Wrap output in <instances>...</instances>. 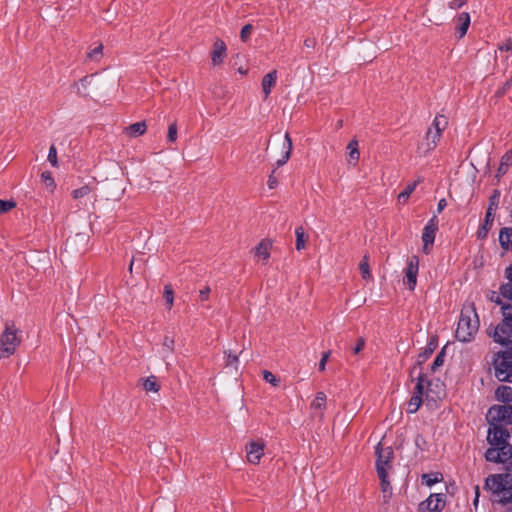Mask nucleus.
Segmentation results:
<instances>
[{"label": "nucleus", "instance_id": "473e14b6", "mask_svg": "<svg viewBox=\"0 0 512 512\" xmlns=\"http://www.w3.org/2000/svg\"><path fill=\"white\" fill-rule=\"evenodd\" d=\"M347 149L349 150L350 160L357 161L359 159L360 153L358 150V142L357 140H351L348 143Z\"/></svg>", "mask_w": 512, "mask_h": 512}, {"label": "nucleus", "instance_id": "6e6552de", "mask_svg": "<svg viewBox=\"0 0 512 512\" xmlns=\"http://www.w3.org/2000/svg\"><path fill=\"white\" fill-rule=\"evenodd\" d=\"M487 417L497 424H512V405L493 406L488 410Z\"/></svg>", "mask_w": 512, "mask_h": 512}, {"label": "nucleus", "instance_id": "2eb2a0df", "mask_svg": "<svg viewBox=\"0 0 512 512\" xmlns=\"http://www.w3.org/2000/svg\"><path fill=\"white\" fill-rule=\"evenodd\" d=\"M226 54V44L224 41L217 39L213 45V51L211 53V60L213 65H219L223 62Z\"/></svg>", "mask_w": 512, "mask_h": 512}, {"label": "nucleus", "instance_id": "4d7b16f0", "mask_svg": "<svg viewBox=\"0 0 512 512\" xmlns=\"http://www.w3.org/2000/svg\"><path fill=\"white\" fill-rule=\"evenodd\" d=\"M511 87H512V77L505 82V84L503 85V87L501 89L498 90L497 95L505 94L506 91L508 89H510Z\"/></svg>", "mask_w": 512, "mask_h": 512}, {"label": "nucleus", "instance_id": "603ef678", "mask_svg": "<svg viewBox=\"0 0 512 512\" xmlns=\"http://www.w3.org/2000/svg\"><path fill=\"white\" fill-rule=\"evenodd\" d=\"M274 173H275V170H273L272 173L269 175V178L267 181V185L270 189L275 188L278 183L277 178L275 177Z\"/></svg>", "mask_w": 512, "mask_h": 512}, {"label": "nucleus", "instance_id": "72a5a7b5", "mask_svg": "<svg viewBox=\"0 0 512 512\" xmlns=\"http://www.w3.org/2000/svg\"><path fill=\"white\" fill-rule=\"evenodd\" d=\"M359 269L361 271L363 279H370L371 278V272H370L369 263H368V257L367 256L363 257L362 261L359 264Z\"/></svg>", "mask_w": 512, "mask_h": 512}, {"label": "nucleus", "instance_id": "1a4fd4ad", "mask_svg": "<svg viewBox=\"0 0 512 512\" xmlns=\"http://www.w3.org/2000/svg\"><path fill=\"white\" fill-rule=\"evenodd\" d=\"M438 230V218L433 216L425 225L422 232L423 252L429 254L431 247L434 244L435 235Z\"/></svg>", "mask_w": 512, "mask_h": 512}, {"label": "nucleus", "instance_id": "79ce46f5", "mask_svg": "<svg viewBox=\"0 0 512 512\" xmlns=\"http://www.w3.org/2000/svg\"><path fill=\"white\" fill-rule=\"evenodd\" d=\"M47 159L51 163L52 166H54V167L58 166L57 150H56V147L54 145L50 146Z\"/></svg>", "mask_w": 512, "mask_h": 512}, {"label": "nucleus", "instance_id": "f03ea898", "mask_svg": "<svg viewBox=\"0 0 512 512\" xmlns=\"http://www.w3.org/2000/svg\"><path fill=\"white\" fill-rule=\"evenodd\" d=\"M479 325L475 304L473 302L464 304L455 332L456 339L464 343L472 341L479 330Z\"/></svg>", "mask_w": 512, "mask_h": 512}, {"label": "nucleus", "instance_id": "37998d69", "mask_svg": "<svg viewBox=\"0 0 512 512\" xmlns=\"http://www.w3.org/2000/svg\"><path fill=\"white\" fill-rule=\"evenodd\" d=\"M252 30H253V27L251 24H246L242 27L241 32H240V38L243 42H246L249 39Z\"/></svg>", "mask_w": 512, "mask_h": 512}, {"label": "nucleus", "instance_id": "338daca9", "mask_svg": "<svg viewBox=\"0 0 512 512\" xmlns=\"http://www.w3.org/2000/svg\"><path fill=\"white\" fill-rule=\"evenodd\" d=\"M239 72H240L241 74H245V73H246V71H244L242 68H239Z\"/></svg>", "mask_w": 512, "mask_h": 512}, {"label": "nucleus", "instance_id": "052dcab7", "mask_svg": "<svg viewBox=\"0 0 512 512\" xmlns=\"http://www.w3.org/2000/svg\"><path fill=\"white\" fill-rule=\"evenodd\" d=\"M447 206L446 199L442 198L439 200L437 205V212L440 213L444 210V208Z\"/></svg>", "mask_w": 512, "mask_h": 512}, {"label": "nucleus", "instance_id": "39448f33", "mask_svg": "<svg viewBox=\"0 0 512 512\" xmlns=\"http://www.w3.org/2000/svg\"><path fill=\"white\" fill-rule=\"evenodd\" d=\"M491 364L494 375L499 381L512 383V350L493 353Z\"/></svg>", "mask_w": 512, "mask_h": 512}, {"label": "nucleus", "instance_id": "7c9ffc66", "mask_svg": "<svg viewBox=\"0 0 512 512\" xmlns=\"http://www.w3.org/2000/svg\"><path fill=\"white\" fill-rule=\"evenodd\" d=\"M296 235V249L298 251L305 248L306 238H305V232L302 227H297L295 230Z\"/></svg>", "mask_w": 512, "mask_h": 512}, {"label": "nucleus", "instance_id": "dca6fc26", "mask_svg": "<svg viewBox=\"0 0 512 512\" xmlns=\"http://www.w3.org/2000/svg\"><path fill=\"white\" fill-rule=\"evenodd\" d=\"M435 348H436V344L433 341H431L428 344V346L424 349V351L419 353L418 358H417V365H415L410 371L411 379H413V377L415 376V374L418 370V367L420 368V366L432 355Z\"/></svg>", "mask_w": 512, "mask_h": 512}, {"label": "nucleus", "instance_id": "cd10ccee", "mask_svg": "<svg viewBox=\"0 0 512 512\" xmlns=\"http://www.w3.org/2000/svg\"><path fill=\"white\" fill-rule=\"evenodd\" d=\"M432 126L434 127V131L442 134V132L446 129L448 126V119L444 115H437L432 123Z\"/></svg>", "mask_w": 512, "mask_h": 512}, {"label": "nucleus", "instance_id": "9b49d317", "mask_svg": "<svg viewBox=\"0 0 512 512\" xmlns=\"http://www.w3.org/2000/svg\"><path fill=\"white\" fill-rule=\"evenodd\" d=\"M445 505L443 494H431L419 504V512H440Z\"/></svg>", "mask_w": 512, "mask_h": 512}, {"label": "nucleus", "instance_id": "f3484780", "mask_svg": "<svg viewBox=\"0 0 512 512\" xmlns=\"http://www.w3.org/2000/svg\"><path fill=\"white\" fill-rule=\"evenodd\" d=\"M504 277L507 282L500 286V293L503 297L512 300V264L505 268Z\"/></svg>", "mask_w": 512, "mask_h": 512}, {"label": "nucleus", "instance_id": "5701e85b", "mask_svg": "<svg viewBox=\"0 0 512 512\" xmlns=\"http://www.w3.org/2000/svg\"><path fill=\"white\" fill-rule=\"evenodd\" d=\"M512 165V151L505 153L502 158L500 165L497 170V177H501L507 173L508 168Z\"/></svg>", "mask_w": 512, "mask_h": 512}, {"label": "nucleus", "instance_id": "bb28decb", "mask_svg": "<svg viewBox=\"0 0 512 512\" xmlns=\"http://www.w3.org/2000/svg\"><path fill=\"white\" fill-rule=\"evenodd\" d=\"M419 182V180L414 181L413 183H410L405 187V189L398 195L399 203H405L408 200L412 192L416 189Z\"/></svg>", "mask_w": 512, "mask_h": 512}, {"label": "nucleus", "instance_id": "423d86ee", "mask_svg": "<svg viewBox=\"0 0 512 512\" xmlns=\"http://www.w3.org/2000/svg\"><path fill=\"white\" fill-rule=\"evenodd\" d=\"M21 338L19 330L13 322H6L5 329L0 336V350L4 357L14 354L19 346Z\"/></svg>", "mask_w": 512, "mask_h": 512}, {"label": "nucleus", "instance_id": "5fc2aeb1", "mask_svg": "<svg viewBox=\"0 0 512 512\" xmlns=\"http://www.w3.org/2000/svg\"><path fill=\"white\" fill-rule=\"evenodd\" d=\"M499 50L501 51H511L512 50V38H508L504 43L499 46Z\"/></svg>", "mask_w": 512, "mask_h": 512}, {"label": "nucleus", "instance_id": "de8ad7c7", "mask_svg": "<svg viewBox=\"0 0 512 512\" xmlns=\"http://www.w3.org/2000/svg\"><path fill=\"white\" fill-rule=\"evenodd\" d=\"M330 354L331 352L330 351H326V352H323L322 353V357H321V360L319 362V370L320 371H324L325 370V367H326V363L330 357Z\"/></svg>", "mask_w": 512, "mask_h": 512}, {"label": "nucleus", "instance_id": "0eeeda50", "mask_svg": "<svg viewBox=\"0 0 512 512\" xmlns=\"http://www.w3.org/2000/svg\"><path fill=\"white\" fill-rule=\"evenodd\" d=\"M376 471L378 476L389 475L393 469L394 451L392 447H383L381 443L375 448Z\"/></svg>", "mask_w": 512, "mask_h": 512}, {"label": "nucleus", "instance_id": "f704fd0d", "mask_svg": "<svg viewBox=\"0 0 512 512\" xmlns=\"http://www.w3.org/2000/svg\"><path fill=\"white\" fill-rule=\"evenodd\" d=\"M103 55V45L99 44L87 54V59L91 61H99Z\"/></svg>", "mask_w": 512, "mask_h": 512}, {"label": "nucleus", "instance_id": "20e7f679", "mask_svg": "<svg viewBox=\"0 0 512 512\" xmlns=\"http://www.w3.org/2000/svg\"><path fill=\"white\" fill-rule=\"evenodd\" d=\"M484 488L491 492L492 500L502 505L512 503V475L492 474L485 480Z\"/></svg>", "mask_w": 512, "mask_h": 512}, {"label": "nucleus", "instance_id": "bf43d9fd", "mask_svg": "<svg viewBox=\"0 0 512 512\" xmlns=\"http://www.w3.org/2000/svg\"><path fill=\"white\" fill-rule=\"evenodd\" d=\"M210 293V288L206 286L205 288L199 291V298L201 301H206L208 299Z\"/></svg>", "mask_w": 512, "mask_h": 512}, {"label": "nucleus", "instance_id": "7ed1b4c3", "mask_svg": "<svg viewBox=\"0 0 512 512\" xmlns=\"http://www.w3.org/2000/svg\"><path fill=\"white\" fill-rule=\"evenodd\" d=\"M502 320L495 326L490 325L486 332L494 342L512 350V303L501 307Z\"/></svg>", "mask_w": 512, "mask_h": 512}, {"label": "nucleus", "instance_id": "c9c22d12", "mask_svg": "<svg viewBox=\"0 0 512 512\" xmlns=\"http://www.w3.org/2000/svg\"><path fill=\"white\" fill-rule=\"evenodd\" d=\"M500 191L494 190L492 195L489 197V205L487 210L495 211L499 205Z\"/></svg>", "mask_w": 512, "mask_h": 512}, {"label": "nucleus", "instance_id": "8fccbe9b", "mask_svg": "<svg viewBox=\"0 0 512 512\" xmlns=\"http://www.w3.org/2000/svg\"><path fill=\"white\" fill-rule=\"evenodd\" d=\"M490 229H491L490 227L482 224L481 227L477 231V237L480 239L486 238Z\"/></svg>", "mask_w": 512, "mask_h": 512}, {"label": "nucleus", "instance_id": "a878e982", "mask_svg": "<svg viewBox=\"0 0 512 512\" xmlns=\"http://www.w3.org/2000/svg\"><path fill=\"white\" fill-rule=\"evenodd\" d=\"M378 478L380 480V488H381V491L383 493V497H384V499L386 501L392 495V486H391L390 481H389V475H385L384 477L383 476H378Z\"/></svg>", "mask_w": 512, "mask_h": 512}, {"label": "nucleus", "instance_id": "c03bdc74", "mask_svg": "<svg viewBox=\"0 0 512 512\" xmlns=\"http://www.w3.org/2000/svg\"><path fill=\"white\" fill-rule=\"evenodd\" d=\"M16 206L14 201L0 200V214L6 213Z\"/></svg>", "mask_w": 512, "mask_h": 512}, {"label": "nucleus", "instance_id": "4be33fe9", "mask_svg": "<svg viewBox=\"0 0 512 512\" xmlns=\"http://www.w3.org/2000/svg\"><path fill=\"white\" fill-rule=\"evenodd\" d=\"M327 397L324 392H318L315 399L311 402V409L320 411V416L323 415V411L326 408Z\"/></svg>", "mask_w": 512, "mask_h": 512}, {"label": "nucleus", "instance_id": "0e129e2a", "mask_svg": "<svg viewBox=\"0 0 512 512\" xmlns=\"http://www.w3.org/2000/svg\"><path fill=\"white\" fill-rule=\"evenodd\" d=\"M134 263H135V259L133 258L130 262V265H129V270L130 272H132V269H133V266H134Z\"/></svg>", "mask_w": 512, "mask_h": 512}, {"label": "nucleus", "instance_id": "aec40b11", "mask_svg": "<svg viewBox=\"0 0 512 512\" xmlns=\"http://www.w3.org/2000/svg\"><path fill=\"white\" fill-rule=\"evenodd\" d=\"M499 243L503 250H510L512 247V228L504 227L500 230Z\"/></svg>", "mask_w": 512, "mask_h": 512}, {"label": "nucleus", "instance_id": "e433bc0d", "mask_svg": "<svg viewBox=\"0 0 512 512\" xmlns=\"http://www.w3.org/2000/svg\"><path fill=\"white\" fill-rule=\"evenodd\" d=\"M90 192H91V187L89 185H84L80 188L73 190L72 196L74 199H80V198H83V197L87 196L88 194H90Z\"/></svg>", "mask_w": 512, "mask_h": 512}, {"label": "nucleus", "instance_id": "f8f14e48", "mask_svg": "<svg viewBox=\"0 0 512 512\" xmlns=\"http://www.w3.org/2000/svg\"><path fill=\"white\" fill-rule=\"evenodd\" d=\"M264 443L250 441L246 445L247 460L251 464H259L262 456L264 455Z\"/></svg>", "mask_w": 512, "mask_h": 512}, {"label": "nucleus", "instance_id": "6e6d98bb", "mask_svg": "<svg viewBox=\"0 0 512 512\" xmlns=\"http://www.w3.org/2000/svg\"><path fill=\"white\" fill-rule=\"evenodd\" d=\"M365 346V340L361 337L358 338L356 346L353 348V352L355 354H358L360 351L364 349Z\"/></svg>", "mask_w": 512, "mask_h": 512}, {"label": "nucleus", "instance_id": "3c124183", "mask_svg": "<svg viewBox=\"0 0 512 512\" xmlns=\"http://www.w3.org/2000/svg\"><path fill=\"white\" fill-rule=\"evenodd\" d=\"M42 180L46 183V185L53 186L54 180L50 172L45 171L41 174Z\"/></svg>", "mask_w": 512, "mask_h": 512}, {"label": "nucleus", "instance_id": "c756f323", "mask_svg": "<svg viewBox=\"0 0 512 512\" xmlns=\"http://www.w3.org/2000/svg\"><path fill=\"white\" fill-rule=\"evenodd\" d=\"M498 398L504 402H512V387L501 386L496 391Z\"/></svg>", "mask_w": 512, "mask_h": 512}, {"label": "nucleus", "instance_id": "680f3d73", "mask_svg": "<svg viewBox=\"0 0 512 512\" xmlns=\"http://www.w3.org/2000/svg\"><path fill=\"white\" fill-rule=\"evenodd\" d=\"M479 495H480L479 486H475V497H474V500H473V505H474L475 508L478 505Z\"/></svg>", "mask_w": 512, "mask_h": 512}, {"label": "nucleus", "instance_id": "2f4dec72", "mask_svg": "<svg viewBox=\"0 0 512 512\" xmlns=\"http://www.w3.org/2000/svg\"><path fill=\"white\" fill-rule=\"evenodd\" d=\"M422 403V398L418 396L412 395L408 404H407V412L413 414L418 411Z\"/></svg>", "mask_w": 512, "mask_h": 512}, {"label": "nucleus", "instance_id": "b1692460", "mask_svg": "<svg viewBox=\"0 0 512 512\" xmlns=\"http://www.w3.org/2000/svg\"><path fill=\"white\" fill-rule=\"evenodd\" d=\"M441 135L440 133L436 132V131H433L431 128L428 129L427 133H426V150L427 151H430V150H433L438 141L440 140L441 138Z\"/></svg>", "mask_w": 512, "mask_h": 512}, {"label": "nucleus", "instance_id": "412c9836", "mask_svg": "<svg viewBox=\"0 0 512 512\" xmlns=\"http://www.w3.org/2000/svg\"><path fill=\"white\" fill-rule=\"evenodd\" d=\"M284 139H285V141H284L283 148L285 149V153L281 159H278L276 161L277 167L284 165L289 160V158L291 156L292 149H293L292 139H291L289 133L285 134Z\"/></svg>", "mask_w": 512, "mask_h": 512}, {"label": "nucleus", "instance_id": "864d4df0", "mask_svg": "<svg viewBox=\"0 0 512 512\" xmlns=\"http://www.w3.org/2000/svg\"><path fill=\"white\" fill-rule=\"evenodd\" d=\"M238 363V356L235 355V354H232L231 352H229L227 354V361H226V364L228 366H233V365H236Z\"/></svg>", "mask_w": 512, "mask_h": 512}, {"label": "nucleus", "instance_id": "393cba45", "mask_svg": "<svg viewBox=\"0 0 512 512\" xmlns=\"http://www.w3.org/2000/svg\"><path fill=\"white\" fill-rule=\"evenodd\" d=\"M147 126L144 121L142 122H136L131 125H129L126 128V131L130 136L137 137L140 135H143L146 132Z\"/></svg>", "mask_w": 512, "mask_h": 512}, {"label": "nucleus", "instance_id": "13d9d810", "mask_svg": "<svg viewBox=\"0 0 512 512\" xmlns=\"http://www.w3.org/2000/svg\"><path fill=\"white\" fill-rule=\"evenodd\" d=\"M423 480L425 481V483L428 485V486H432L433 484L437 483L438 482V478L437 477H432L431 475L429 474H424L423 475Z\"/></svg>", "mask_w": 512, "mask_h": 512}, {"label": "nucleus", "instance_id": "49530a36", "mask_svg": "<svg viewBox=\"0 0 512 512\" xmlns=\"http://www.w3.org/2000/svg\"><path fill=\"white\" fill-rule=\"evenodd\" d=\"M163 348L168 352H172L174 350V339L169 336H165L163 340Z\"/></svg>", "mask_w": 512, "mask_h": 512}, {"label": "nucleus", "instance_id": "9d476101", "mask_svg": "<svg viewBox=\"0 0 512 512\" xmlns=\"http://www.w3.org/2000/svg\"><path fill=\"white\" fill-rule=\"evenodd\" d=\"M419 270V258L415 255L407 260V267L405 269V283L408 288L413 291L417 284V275Z\"/></svg>", "mask_w": 512, "mask_h": 512}, {"label": "nucleus", "instance_id": "a18cd8bd", "mask_svg": "<svg viewBox=\"0 0 512 512\" xmlns=\"http://www.w3.org/2000/svg\"><path fill=\"white\" fill-rule=\"evenodd\" d=\"M494 212L491 210H487L484 218L483 225L488 226L492 228L493 222H494Z\"/></svg>", "mask_w": 512, "mask_h": 512}, {"label": "nucleus", "instance_id": "ddd939ff", "mask_svg": "<svg viewBox=\"0 0 512 512\" xmlns=\"http://www.w3.org/2000/svg\"><path fill=\"white\" fill-rule=\"evenodd\" d=\"M272 248V241L269 239H263L260 243L253 249L254 256L259 260H262L264 263H267L270 258V251Z\"/></svg>", "mask_w": 512, "mask_h": 512}, {"label": "nucleus", "instance_id": "69168bd1", "mask_svg": "<svg viewBox=\"0 0 512 512\" xmlns=\"http://www.w3.org/2000/svg\"><path fill=\"white\" fill-rule=\"evenodd\" d=\"M86 82H87V77H83V78L80 80V83L82 84V86H85V85H86Z\"/></svg>", "mask_w": 512, "mask_h": 512}, {"label": "nucleus", "instance_id": "4468645a", "mask_svg": "<svg viewBox=\"0 0 512 512\" xmlns=\"http://www.w3.org/2000/svg\"><path fill=\"white\" fill-rule=\"evenodd\" d=\"M456 26L455 31L459 39L463 38L470 26V15L467 12L460 13L455 19Z\"/></svg>", "mask_w": 512, "mask_h": 512}, {"label": "nucleus", "instance_id": "58836bf2", "mask_svg": "<svg viewBox=\"0 0 512 512\" xmlns=\"http://www.w3.org/2000/svg\"><path fill=\"white\" fill-rule=\"evenodd\" d=\"M164 298L166 303L168 304V308L170 309L173 305L174 301V292L171 285H165L164 287Z\"/></svg>", "mask_w": 512, "mask_h": 512}, {"label": "nucleus", "instance_id": "ea45409f", "mask_svg": "<svg viewBox=\"0 0 512 512\" xmlns=\"http://www.w3.org/2000/svg\"><path fill=\"white\" fill-rule=\"evenodd\" d=\"M263 379L275 387H277L280 383V380L276 378V376L273 373L267 370L263 372Z\"/></svg>", "mask_w": 512, "mask_h": 512}, {"label": "nucleus", "instance_id": "f257e3e1", "mask_svg": "<svg viewBox=\"0 0 512 512\" xmlns=\"http://www.w3.org/2000/svg\"><path fill=\"white\" fill-rule=\"evenodd\" d=\"M510 433L502 424L491 423L487 433L490 447L485 452V459L493 463H505L512 458V446L508 439Z\"/></svg>", "mask_w": 512, "mask_h": 512}, {"label": "nucleus", "instance_id": "09e8293b", "mask_svg": "<svg viewBox=\"0 0 512 512\" xmlns=\"http://www.w3.org/2000/svg\"><path fill=\"white\" fill-rule=\"evenodd\" d=\"M466 4V0H451L449 3H448V7L450 9H459L461 8L462 6H464Z\"/></svg>", "mask_w": 512, "mask_h": 512}, {"label": "nucleus", "instance_id": "4c0bfd02", "mask_svg": "<svg viewBox=\"0 0 512 512\" xmlns=\"http://www.w3.org/2000/svg\"><path fill=\"white\" fill-rule=\"evenodd\" d=\"M177 124L176 122H173L168 127V133H167V141L169 143H174L177 140Z\"/></svg>", "mask_w": 512, "mask_h": 512}, {"label": "nucleus", "instance_id": "a211bd4d", "mask_svg": "<svg viewBox=\"0 0 512 512\" xmlns=\"http://www.w3.org/2000/svg\"><path fill=\"white\" fill-rule=\"evenodd\" d=\"M415 375L417 383L414 388L413 395L422 398L423 395L425 394V389L431 385V382L427 380L425 374L421 371V369H419V371H417Z\"/></svg>", "mask_w": 512, "mask_h": 512}, {"label": "nucleus", "instance_id": "a19ab883", "mask_svg": "<svg viewBox=\"0 0 512 512\" xmlns=\"http://www.w3.org/2000/svg\"><path fill=\"white\" fill-rule=\"evenodd\" d=\"M444 357H445L444 351H441L440 353H438V355L436 356V358L434 359V361L431 365L432 372H435L440 366L443 365Z\"/></svg>", "mask_w": 512, "mask_h": 512}, {"label": "nucleus", "instance_id": "c85d7f7f", "mask_svg": "<svg viewBox=\"0 0 512 512\" xmlns=\"http://www.w3.org/2000/svg\"><path fill=\"white\" fill-rule=\"evenodd\" d=\"M143 388L147 392H158L160 385L158 384L155 376H150L143 381Z\"/></svg>", "mask_w": 512, "mask_h": 512}, {"label": "nucleus", "instance_id": "e2e57ef3", "mask_svg": "<svg viewBox=\"0 0 512 512\" xmlns=\"http://www.w3.org/2000/svg\"><path fill=\"white\" fill-rule=\"evenodd\" d=\"M304 45H305L307 48H313V47H314V45H315V40H314V39L307 38V39H305V41H304Z\"/></svg>", "mask_w": 512, "mask_h": 512}, {"label": "nucleus", "instance_id": "6ab92c4d", "mask_svg": "<svg viewBox=\"0 0 512 512\" xmlns=\"http://www.w3.org/2000/svg\"><path fill=\"white\" fill-rule=\"evenodd\" d=\"M277 80V71L272 70L267 73L262 79V91L264 93L265 99L270 95L272 88L275 86Z\"/></svg>", "mask_w": 512, "mask_h": 512}]
</instances>
